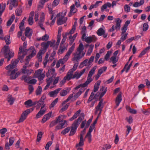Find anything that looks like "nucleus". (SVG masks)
I'll return each mask as SVG.
<instances>
[{
    "label": "nucleus",
    "instance_id": "1",
    "mask_svg": "<svg viewBox=\"0 0 150 150\" xmlns=\"http://www.w3.org/2000/svg\"><path fill=\"white\" fill-rule=\"evenodd\" d=\"M29 51L30 54L27 56L25 59V65H27L28 64L31 58L35 56L36 54V51L35 50L33 46L30 47L29 49L25 50L23 48V47H20L19 48V52L18 53V59L20 60L21 63L25 55V54L27 51Z\"/></svg>",
    "mask_w": 150,
    "mask_h": 150
},
{
    "label": "nucleus",
    "instance_id": "2",
    "mask_svg": "<svg viewBox=\"0 0 150 150\" xmlns=\"http://www.w3.org/2000/svg\"><path fill=\"white\" fill-rule=\"evenodd\" d=\"M46 98V96L45 95L43 94L39 100L38 101L36 105V109H38L40 107H41V108L40 110L36 115L35 118L36 119L40 118L45 113V110L42 109L45 106L44 100Z\"/></svg>",
    "mask_w": 150,
    "mask_h": 150
},
{
    "label": "nucleus",
    "instance_id": "3",
    "mask_svg": "<svg viewBox=\"0 0 150 150\" xmlns=\"http://www.w3.org/2000/svg\"><path fill=\"white\" fill-rule=\"evenodd\" d=\"M84 113H81V115L72 124L71 126L70 127L71 129L69 135V136H73L75 134L78 127L82 120L84 119Z\"/></svg>",
    "mask_w": 150,
    "mask_h": 150
},
{
    "label": "nucleus",
    "instance_id": "4",
    "mask_svg": "<svg viewBox=\"0 0 150 150\" xmlns=\"http://www.w3.org/2000/svg\"><path fill=\"white\" fill-rule=\"evenodd\" d=\"M5 69L8 70L7 74L11 79H15L20 75V72L18 71V69L15 66H6Z\"/></svg>",
    "mask_w": 150,
    "mask_h": 150
},
{
    "label": "nucleus",
    "instance_id": "5",
    "mask_svg": "<svg viewBox=\"0 0 150 150\" xmlns=\"http://www.w3.org/2000/svg\"><path fill=\"white\" fill-rule=\"evenodd\" d=\"M84 49L83 44L82 43H80L76 50V51L74 54V57L72 59L73 61L78 62L81 58L84 57L85 54V53L83 52V51Z\"/></svg>",
    "mask_w": 150,
    "mask_h": 150
},
{
    "label": "nucleus",
    "instance_id": "6",
    "mask_svg": "<svg viewBox=\"0 0 150 150\" xmlns=\"http://www.w3.org/2000/svg\"><path fill=\"white\" fill-rule=\"evenodd\" d=\"M96 68V66H94L91 69L89 72L87 78V80L86 82L83 83L79 85L78 86L75 87L74 89L76 90L81 88V87H85L87 86V85L93 81V79L91 77L94 74Z\"/></svg>",
    "mask_w": 150,
    "mask_h": 150
},
{
    "label": "nucleus",
    "instance_id": "7",
    "mask_svg": "<svg viewBox=\"0 0 150 150\" xmlns=\"http://www.w3.org/2000/svg\"><path fill=\"white\" fill-rule=\"evenodd\" d=\"M75 47L74 43L69 49L65 55L63 59H61L57 62L56 66H60V64H64L68 60L69 56L74 51Z\"/></svg>",
    "mask_w": 150,
    "mask_h": 150
},
{
    "label": "nucleus",
    "instance_id": "8",
    "mask_svg": "<svg viewBox=\"0 0 150 150\" xmlns=\"http://www.w3.org/2000/svg\"><path fill=\"white\" fill-rule=\"evenodd\" d=\"M2 51H3L4 57L7 58L8 62L10 61V59L14 56V52L10 51L8 46H5L2 49Z\"/></svg>",
    "mask_w": 150,
    "mask_h": 150
},
{
    "label": "nucleus",
    "instance_id": "9",
    "mask_svg": "<svg viewBox=\"0 0 150 150\" xmlns=\"http://www.w3.org/2000/svg\"><path fill=\"white\" fill-rule=\"evenodd\" d=\"M103 99H101L100 100L97 106L95 108V114H97L98 113V112H99L98 114V116L95 120H96L97 121L98 119V116L100 115L101 113L102 109L104 107V105L103 103Z\"/></svg>",
    "mask_w": 150,
    "mask_h": 150
},
{
    "label": "nucleus",
    "instance_id": "10",
    "mask_svg": "<svg viewBox=\"0 0 150 150\" xmlns=\"http://www.w3.org/2000/svg\"><path fill=\"white\" fill-rule=\"evenodd\" d=\"M56 17L57 18V23L58 25L64 24L66 22L67 20V17H65L64 16L61 15L60 13L57 14Z\"/></svg>",
    "mask_w": 150,
    "mask_h": 150
},
{
    "label": "nucleus",
    "instance_id": "11",
    "mask_svg": "<svg viewBox=\"0 0 150 150\" xmlns=\"http://www.w3.org/2000/svg\"><path fill=\"white\" fill-rule=\"evenodd\" d=\"M77 66H73V68L70 69L69 71L67 73L66 76L64 78L67 80L69 81L71 79H73V72L76 69Z\"/></svg>",
    "mask_w": 150,
    "mask_h": 150
},
{
    "label": "nucleus",
    "instance_id": "12",
    "mask_svg": "<svg viewBox=\"0 0 150 150\" xmlns=\"http://www.w3.org/2000/svg\"><path fill=\"white\" fill-rule=\"evenodd\" d=\"M56 73L55 72V70L54 68H51L49 69L48 72L46 74V76L47 77L50 76L51 77H55Z\"/></svg>",
    "mask_w": 150,
    "mask_h": 150
},
{
    "label": "nucleus",
    "instance_id": "13",
    "mask_svg": "<svg viewBox=\"0 0 150 150\" xmlns=\"http://www.w3.org/2000/svg\"><path fill=\"white\" fill-rule=\"evenodd\" d=\"M97 33L99 36L103 35L104 38H106L108 35V34L105 33V30L102 28H99L97 32Z\"/></svg>",
    "mask_w": 150,
    "mask_h": 150
},
{
    "label": "nucleus",
    "instance_id": "14",
    "mask_svg": "<svg viewBox=\"0 0 150 150\" xmlns=\"http://www.w3.org/2000/svg\"><path fill=\"white\" fill-rule=\"evenodd\" d=\"M86 70V69H83L80 73L79 72H76L73 75V79L76 78L78 79L84 73Z\"/></svg>",
    "mask_w": 150,
    "mask_h": 150
},
{
    "label": "nucleus",
    "instance_id": "15",
    "mask_svg": "<svg viewBox=\"0 0 150 150\" xmlns=\"http://www.w3.org/2000/svg\"><path fill=\"white\" fill-rule=\"evenodd\" d=\"M97 38L95 36H89L86 37L85 39V41L88 43H89L92 42H95L97 40Z\"/></svg>",
    "mask_w": 150,
    "mask_h": 150
},
{
    "label": "nucleus",
    "instance_id": "16",
    "mask_svg": "<svg viewBox=\"0 0 150 150\" xmlns=\"http://www.w3.org/2000/svg\"><path fill=\"white\" fill-rule=\"evenodd\" d=\"M61 89V88H58L54 91L50 92L49 95L51 97H56Z\"/></svg>",
    "mask_w": 150,
    "mask_h": 150
},
{
    "label": "nucleus",
    "instance_id": "17",
    "mask_svg": "<svg viewBox=\"0 0 150 150\" xmlns=\"http://www.w3.org/2000/svg\"><path fill=\"white\" fill-rule=\"evenodd\" d=\"M44 20L45 18L44 17V13H43L40 16V19L38 23V24L41 28L44 30H45V28L43 27V24L44 23Z\"/></svg>",
    "mask_w": 150,
    "mask_h": 150
},
{
    "label": "nucleus",
    "instance_id": "18",
    "mask_svg": "<svg viewBox=\"0 0 150 150\" xmlns=\"http://www.w3.org/2000/svg\"><path fill=\"white\" fill-rule=\"evenodd\" d=\"M22 72L24 74H26L27 75H30L33 70L32 69L27 68V66H23V68L21 69Z\"/></svg>",
    "mask_w": 150,
    "mask_h": 150
},
{
    "label": "nucleus",
    "instance_id": "19",
    "mask_svg": "<svg viewBox=\"0 0 150 150\" xmlns=\"http://www.w3.org/2000/svg\"><path fill=\"white\" fill-rule=\"evenodd\" d=\"M33 34V31L29 27H27L25 29V36L30 38Z\"/></svg>",
    "mask_w": 150,
    "mask_h": 150
},
{
    "label": "nucleus",
    "instance_id": "20",
    "mask_svg": "<svg viewBox=\"0 0 150 150\" xmlns=\"http://www.w3.org/2000/svg\"><path fill=\"white\" fill-rule=\"evenodd\" d=\"M16 98L13 97L11 95H8L6 98L7 102L10 105H12L13 104Z\"/></svg>",
    "mask_w": 150,
    "mask_h": 150
},
{
    "label": "nucleus",
    "instance_id": "21",
    "mask_svg": "<svg viewBox=\"0 0 150 150\" xmlns=\"http://www.w3.org/2000/svg\"><path fill=\"white\" fill-rule=\"evenodd\" d=\"M77 10V9L75 7L74 4L71 5L70 7V11L68 15V16L70 17L72 16L76 12Z\"/></svg>",
    "mask_w": 150,
    "mask_h": 150
},
{
    "label": "nucleus",
    "instance_id": "22",
    "mask_svg": "<svg viewBox=\"0 0 150 150\" xmlns=\"http://www.w3.org/2000/svg\"><path fill=\"white\" fill-rule=\"evenodd\" d=\"M52 112H49L48 114L45 115L43 117L42 119V123H44L47 120H49L50 117H51Z\"/></svg>",
    "mask_w": 150,
    "mask_h": 150
},
{
    "label": "nucleus",
    "instance_id": "23",
    "mask_svg": "<svg viewBox=\"0 0 150 150\" xmlns=\"http://www.w3.org/2000/svg\"><path fill=\"white\" fill-rule=\"evenodd\" d=\"M122 100V95L121 93H119L117 96L115 100L116 107L118 106Z\"/></svg>",
    "mask_w": 150,
    "mask_h": 150
},
{
    "label": "nucleus",
    "instance_id": "24",
    "mask_svg": "<svg viewBox=\"0 0 150 150\" xmlns=\"http://www.w3.org/2000/svg\"><path fill=\"white\" fill-rule=\"evenodd\" d=\"M27 115L24 112L21 115L19 120L17 122V123H20L23 122L26 118Z\"/></svg>",
    "mask_w": 150,
    "mask_h": 150
},
{
    "label": "nucleus",
    "instance_id": "25",
    "mask_svg": "<svg viewBox=\"0 0 150 150\" xmlns=\"http://www.w3.org/2000/svg\"><path fill=\"white\" fill-rule=\"evenodd\" d=\"M17 0H11V1L10 3L9 9L10 10L13 9V7L16 6L17 5Z\"/></svg>",
    "mask_w": 150,
    "mask_h": 150
},
{
    "label": "nucleus",
    "instance_id": "26",
    "mask_svg": "<svg viewBox=\"0 0 150 150\" xmlns=\"http://www.w3.org/2000/svg\"><path fill=\"white\" fill-rule=\"evenodd\" d=\"M81 88L79 90V91L74 96V97L75 99L78 98L79 96L82 94L83 92H84L85 89L84 88V87H83Z\"/></svg>",
    "mask_w": 150,
    "mask_h": 150
},
{
    "label": "nucleus",
    "instance_id": "27",
    "mask_svg": "<svg viewBox=\"0 0 150 150\" xmlns=\"http://www.w3.org/2000/svg\"><path fill=\"white\" fill-rule=\"evenodd\" d=\"M126 108L127 111L130 113L134 114H135L137 113V110H135L131 108L129 106L126 105Z\"/></svg>",
    "mask_w": 150,
    "mask_h": 150
},
{
    "label": "nucleus",
    "instance_id": "28",
    "mask_svg": "<svg viewBox=\"0 0 150 150\" xmlns=\"http://www.w3.org/2000/svg\"><path fill=\"white\" fill-rule=\"evenodd\" d=\"M107 87L105 88V87L102 86L100 89L101 92L100 95V98H102L106 93L107 91Z\"/></svg>",
    "mask_w": 150,
    "mask_h": 150
},
{
    "label": "nucleus",
    "instance_id": "29",
    "mask_svg": "<svg viewBox=\"0 0 150 150\" xmlns=\"http://www.w3.org/2000/svg\"><path fill=\"white\" fill-rule=\"evenodd\" d=\"M46 81L47 82V84L44 89V90H46L48 88L50 84L52 82V77L47 78L46 79Z\"/></svg>",
    "mask_w": 150,
    "mask_h": 150
},
{
    "label": "nucleus",
    "instance_id": "30",
    "mask_svg": "<svg viewBox=\"0 0 150 150\" xmlns=\"http://www.w3.org/2000/svg\"><path fill=\"white\" fill-rule=\"evenodd\" d=\"M116 24L114 25V27L116 29H119L120 27L121 23L122 22V21L119 18H117L116 19Z\"/></svg>",
    "mask_w": 150,
    "mask_h": 150
},
{
    "label": "nucleus",
    "instance_id": "31",
    "mask_svg": "<svg viewBox=\"0 0 150 150\" xmlns=\"http://www.w3.org/2000/svg\"><path fill=\"white\" fill-rule=\"evenodd\" d=\"M81 112V110H79L77 111L76 112L73 116L70 118L69 119V120L70 121H72L76 119L79 116V114Z\"/></svg>",
    "mask_w": 150,
    "mask_h": 150
},
{
    "label": "nucleus",
    "instance_id": "32",
    "mask_svg": "<svg viewBox=\"0 0 150 150\" xmlns=\"http://www.w3.org/2000/svg\"><path fill=\"white\" fill-rule=\"evenodd\" d=\"M66 49V46L64 45H60L59 49L58 51V54H62Z\"/></svg>",
    "mask_w": 150,
    "mask_h": 150
},
{
    "label": "nucleus",
    "instance_id": "33",
    "mask_svg": "<svg viewBox=\"0 0 150 150\" xmlns=\"http://www.w3.org/2000/svg\"><path fill=\"white\" fill-rule=\"evenodd\" d=\"M31 78V76H29L23 75L22 76L21 79L24 80L25 82L28 83L30 79Z\"/></svg>",
    "mask_w": 150,
    "mask_h": 150
},
{
    "label": "nucleus",
    "instance_id": "34",
    "mask_svg": "<svg viewBox=\"0 0 150 150\" xmlns=\"http://www.w3.org/2000/svg\"><path fill=\"white\" fill-rule=\"evenodd\" d=\"M83 142L84 141L83 138V135L82 134H80V137L79 142V144H76V147H77L79 146H83L84 145Z\"/></svg>",
    "mask_w": 150,
    "mask_h": 150
},
{
    "label": "nucleus",
    "instance_id": "35",
    "mask_svg": "<svg viewBox=\"0 0 150 150\" xmlns=\"http://www.w3.org/2000/svg\"><path fill=\"white\" fill-rule=\"evenodd\" d=\"M100 82L101 81H98L95 83L93 89V92H96L98 91Z\"/></svg>",
    "mask_w": 150,
    "mask_h": 150
},
{
    "label": "nucleus",
    "instance_id": "36",
    "mask_svg": "<svg viewBox=\"0 0 150 150\" xmlns=\"http://www.w3.org/2000/svg\"><path fill=\"white\" fill-rule=\"evenodd\" d=\"M68 89L67 88H64L61 90L60 92V95L61 96H66L69 93V91H67Z\"/></svg>",
    "mask_w": 150,
    "mask_h": 150
},
{
    "label": "nucleus",
    "instance_id": "37",
    "mask_svg": "<svg viewBox=\"0 0 150 150\" xmlns=\"http://www.w3.org/2000/svg\"><path fill=\"white\" fill-rule=\"evenodd\" d=\"M102 1H97L95 4H92L91 5L89 8V10H91L93 8H97L99 6V3H102Z\"/></svg>",
    "mask_w": 150,
    "mask_h": 150
},
{
    "label": "nucleus",
    "instance_id": "38",
    "mask_svg": "<svg viewBox=\"0 0 150 150\" xmlns=\"http://www.w3.org/2000/svg\"><path fill=\"white\" fill-rule=\"evenodd\" d=\"M14 19L15 16L14 14H12L11 18L8 20L7 23V25L8 26H9L11 25Z\"/></svg>",
    "mask_w": 150,
    "mask_h": 150
},
{
    "label": "nucleus",
    "instance_id": "39",
    "mask_svg": "<svg viewBox=\"0 0 150 150\" xmlns=\"http://www.w3.org/2000/svg\"><path fill=\"white\" fill-rule=\"evenodd\" d=\"M6 4H0V16H1L3 13L4 11L6 8Z\"/></svg>",
    "mask_w": 150,
    "mask_h": 150
},
{
    "label": "nucleus",
    "instance_id": "40",
    "mask_svg": "<svg viewBox=\"0 0 150 150\" xmlns=\"http://www.w3.org/2000/svg\"><path fill=\"white\" fill-rule=\"evenodd\" d=\"M58 101V98H57L54 100L51 103V104L49 106L50 109L51 110L53 108L54 105L57 103Z\"/></svg>",
    "mask_w": 150,
    "mask_h": 150
},
{
    "label": "nucleus",
    "instance_id": "41",
    "mask_svg": "<svg viewBox=\"0 0 150 150\" xmlns=\"http://www.w3.org/2000/svg\"><path fill=\"white\" fill-rule=\"evenodd\" d=\"M110 61L113 64H115L118 61V58L115 56H112L111 57Z\"/></svg>",
    "mask_w": 150,
    "mask_h": 150
},
{
    "label": "nucleus",
    "instance_id": "42",
    "mask_svg": "<svg viewBox=\"0 0 150 150\" xmlns=\"http://www.w3.org/2000/svg\"><path fill=\"white\" fill-rule=\"evenodd\" d=\"M94 93L93 92H92L88 100L87 101V103H89L91 102L92 101L93 99H94L95 97V96H94Z\"/></svg>",
    "mask_w": 150,
    "mask_h": 150
},
{
    "label": "nucleus",
    "instance_id": "43",
    "mask_svg": "<svg viewBox=\"0 0 150 150\" xmlns=\"http://www.w3.org/2000/svg\"><path fill=\"white\" fill-rule=\"evenodd\" d=\"M43 69H40L38 70L35 71L34 74V77L35 78H37L40 75Z\"/></svg>",
    "mask_w": 150,
    "mask_h": 150
},
{
    "label": "nucleus",
    "instance_id": "44",
    "mask_svg": "<svg viewBox=\"0 0 150 150\" xmlns=\"http://www.w3.org/2000/svg\"><path fill=\"white\" fill-rule=\"evenodd\" d=\"M32 101L31 99H29L26 101L24 103V105H26L27 107H30L32 106Z\"/></svg>",
    "mask_w": 150,
    "mask_h": 150
},
{
    "label": "nucleus",
    "instance_id": "45",
    "mask_svg": "<svg viewBox=\"0 0 150 150\" xmlns=\"http://www.w3.org/2000/svg\"><path fill=\"white\" fill-rule=\"evenodd\" d=\"M42 91V89L41 87L40 86H39L35 91L36 95L37 96L40 95Z\"/></svg>",
    "mask_w": 150,
    "mask_h": 150
},
{
    "label": "nucleus",
    "instance_id": "46",
    "mask_svg": "<svg viewBox=\"0 0 150 150\" xmlns=\"http://www.w3.org/2000/svg\"><path fill=\"white\" fill-rule=\"evenodd\" d=\"M93 47L94 45L92 44H91L89 46V48L88 49V51L87 53V54L88 55H90L92 52Z\"/></svg>",
    "mask_w": 150,
    "mask_h": 150
},
{
    "label": "nucleus",
    "instance_id": "47",
    "mask_svg": "<svg viewBox=\"0 0 150 150\" xmlns=\"http://www.w3.org/2000/svg\"><path fill=\"white\" fill-rule=\"evenodd\" d=\"M71 129V127H68L65 128L64 130H62L61 133L63 135H65L66 134L68 133L70 131Z\"/></svg>",
    "mask_w": 150,
    "mask_h": 150
},
{
    "label": "nucleus",
    "instance_id": "48",
    "mask_svg": "<svg viewBox=\"0 0 150 150\" xmlns=\"http://www.w3.org/2000/svg\"><path fill=\"white\" fill-rule=\"evenodd\" d=\"M43 135V133L41 132H39L38 133L37 138V141L39 142L40 141Z\"/></svg>",
    "mask_w": 150,
    "mask_h": 150
},
{
    "label": "nucleus",
    "instance_id": "49",
    "mask_svg": "<svg viewBox=\"0 0 150 150\" xmlns=\"http://www.w3.org/2000/svg\"><path fill=\"white\" fill-rule=\"evenodd\" d=\"M19 60L18 59H16L14 60H12L11 64H9L8 66H16L18 63Z\"/></svg>",
    "mask_w": 150,
    "mask_h": 150
},
{
    "label": "nucleus",
    "instance_id": "50",
    "mask_svg": "<svg viewBox=\"0 0 150 150\" xmlns=\"http://www.w3.org/2000/svg\"><path fill=\"white\" fill-rule=\"evenodd\" d=\"M69 106V103H67L60 110V111L61 112H62L66 110L68 108Z\"/></svg>",
    "mask_w": 150,
    "mask_h": 150
},
{
    "label": "nucleus",
    "instance_id": "51",
    "mask_svg": "<svg viewBox=\"0 0 150 150\" xmlns=\"http://www.w3.org/2000/svg\"><path fill=\"white\" fill-rule=\"evenodd\" d=\"M131 66H125L123 69L121 71V74L124 71L126 72H127L129 70Z\"/></svg>",
    "mask_w": 150,
    "mask_h": 150
},
{
    "label": "nucleus",
    "instance_id": "52",
    "mask_svg": "<svg viewBox=\"0 0 150 150\" xmlns=\"http://www.w3.org/2000/svg\"><path fill=\"white\" fill-rule=\"evenodd\" d=\"M107 67H103L100 69L98 71V72L99 74H101L103 72L105 71Z\"/></svg>",
    "mask_w": 150,
    "mask_h": 150
},
{
    "label": "nucleus",
    "instance_id": "53",
    "mask_svg": "<svg viewBox=\"0 0 150 150\" xmlns=\"http://www.w3.org/2000/svg\"><path fill=\"white\" fill-rule=\"evenodd\" d=\"M55 54V51H53L49 57V60L51 62L54 59V57Z\"/></svg>",
    "mask_w": 150,
    "mask_h": 150
},
{
    "label": "nucleus",
    "instance_id": "54",
    "mask_svg": "<svg viewBox=\"0 0 150 150\" xmlns=\"http://www.w3.org/2000/svg\"><path fill=\"white\" fill-rule=\"evenodd\" d=\"M125 120L129 124L132 123L133 122V120L132 117L131 116H130L129 117H126L125 118Z\"/></svg>",
    "mask_w": 150,
    "mask_h": 150
},
{
    "label": "nucleus",
    "instance_id": "55",
    "mask_svg": "<svg viewBox=\"0 0 150 150\" xmlns=\"http://www.w3.org/2000/svg\"><path fill=\"white\" fill-rule=\"evenodd\" d=\"M4 40L6 44L9 45L11 43L10 36H9L5 37Z\"/></svg>",
    "mask_w": 150,
    "mask_h": 150
},
{
    "label": "nucleus",
    "instance_id": "56",
    "mask_svg": "<svg viewBox=\"0 0 150 150\" xmlns=\"http://www.w3.org/2000/svg\"><path fill=\"white\" fill-rule=\"evenodd\" d=\"M95 57L94 56H92L88 60V64L89 65L92 64V63L93 62Z\"/></svg>",
    "mask_w": 150,
    "mask_h": 150
},
{
    "label": "nucleus",
    "instance_id": "57",
    "mask_svg": "<svg viewBox=\"0 0 150 150\" xmlns=\"http://www.w3.org/2000/svg\"><path fill=\"white\" fill-rule=\"evenodd\" d=\"M42 46L43 47V49L47 50L49 46L48 42L46 43L42 42Z\"/></svg>",
    "mask_w": 150,
    "mask_h": 150
},
{
    "label": "nucleus",
    "instance_id": "58",
    "mask_svg": "<svg viewBox=\"0 0 150 150\" xmlns=\"http://www.w3.org/2000/svg\"><path fill=\"white\" fill-rule=\"evenodd\" d=\"M85 138H87L88 139V142L89 143H90L91 142V134H87Z\"/></svg>",
    "mask_w": 150,
    "mask_h": 150
},
{
    "label": "nucleus",
    "instance_id": "59",
    "mask_svg": "<svg viewBox=\"0 0 150 150\" xmlns=\"http://www.w3.org/2000/svg\"><path fill=\"white\" fill-rule=\"evenodd\" d=\"M22 11L20 8H18L16 11V15L17 16H19L21 15Z\"/></svg>",
    "mask_w": 150,
    "mask_h": 150
},
{
    "label": "nucleus",
    "instance_id": "60",
    "mask_svg": "<svg viewBox=\"0 0 150 150\" xmlns=\"http://www.w3.org/2000/svg\"><path fill=\"white\" fill-rule=\"evenodd\" d=\"M60 0H54L52 4V6L53 7L57 6L59 4Z\"/></svg>",
    "mask_w": 150,
    "mask_h": 150
},
{
    "label": "nucleus",
    "instance_id": "61",
    "mask_svg": "<svg viewBox=\"0 0 150 150\" xmlns=\"http://www.w3.org/2000/svg\"><path fill=\"white\" fill-rule=\"evenodd\" d=\"M52 141H49L47 143L45 146V148L46 150H49V148L52 145Z\"/></svg>",
    "mask_w": 150,
    "mask_h": 150
},
{
    "label": "nucleus",
    "instance_id": "62",
    "mask_svg": "<svg viewBox=\"0 0 150 150\" xmlns=\"http://www.w3.org/2000/svg\"><path fill=\"white\" fill-rule=\"evenodd\" d=\"M40 53V52L38 53L37 55L38 59V61L40 62H41L42 60V55H41V54Z\"/></svg>",
    "mask_w": 150,
    "mask_h": 150
},
{
    "label": "nucleus",
    "instance_id": "63",
    "mask_svg": "<svg viewBox=\"0 0 150 150\" xmlns=\"http://www.w3.org/2000/svg\"><path fill=\"white\" fill-rule=\"evenodd\" d=\"M149 28L148 24L146 23H144L143 24V30L144 31L147 30Z\"/></svg>",
    "mask_w": 150,
    "mask_h": 150
},
{
    "label": "nucleus",
    "instance_id": "64",
    "mask_svg": "<svg viewBox=\"0 0 150 150\" xmlns=\"http://www.w3.org/2000/svg\"><path fill=\"white\" fill-rule=\"evenodd\" d=\"M130 8L128 5H125L124 6L125 11L126 12H129Z\"/></svg>",
    "mask_w": 150,
    "mask_h": 150
}]
</instances>
